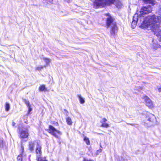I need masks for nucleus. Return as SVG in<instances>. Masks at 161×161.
Returning a JSON list of instances; mask_svg holds the SVG:
<instances>
[{"label":"nucleus","instance_id":"obj_8","mask_svg":"<svg viewBox=\"0 0 161 161\" xmlns=\"http://www.w3.org/2000/svg\"><path fill=\"white\" fill-rule=\"evenodd\" d=\"M19 136L21 139H24L28 137L29 134L27 130H20L19 132Z\"/></svg>","mask_w":161,"mask_h":161},{"label":"nucleus","instance_id":"obj_13","mask_svg":"<svg viewBox=\"0 0 161 161\" xmlns=\"http://www.w3.org/2000/svg\"><path fill=\"white\" fill-rule=\"evenodd\" d=\"M25 159V156H24L22 154L19 155L17 157L18 161H24Z\"/></svg>","mask_w":161,"mask_h":161},{"label":"nucleus","instance_id":"obj_21","mask_svg":"<svg viewBox=\"0 0 161 161\" xmlns=\"http://www.w3.org/2000/svg\"><path fill=\"white\" fill-rule=\"evenodd\" d=\"M137 23V22L136 21H133L132 22V27L133 29H134L136 26Z\"/></svg>","mask_w":161,"mask_h":161},{"label":"nucleus","instance_id":"obj_25","mask_svg":"<svg viewBox=\"0 0 161 161\" xmlns=\"http://www.w3.org/2000/svg\"><path fill=\"white\" fill-rule=\"evenodd\" d=\"M28 113L29 114L32 110V108L31 107V105L28 107Z\"/></svg>","mask_w":161,"mask_h":161},{"label":"nucleus","instance_id":"obj_27","mask_svg":"<svg viewBox=\"0 0 161 161\" xmlns=\"http://www.w3.org/2000/svg\"><path fill=\"white\" fill-rule=\"evenodd\" d=\"M83 161H93L90 159H88L86 158H84Z\"/></svg>","mask_w":161,"mask_h":161},{"label":"nucleus","instance_id":"obj_32","mask_svg":"<svg viewBox=\"0 0 161 161\" xmlns=\"http://www.w3.org/2000/svg\"><path fill=\"white\" fill-rule=\"evenodd\" d=\"M158 91L159 92H161V88H158Z\"/></svg>","mask_w":161,"mask_h":161},{"label":"nucleus","instance_id":"obj_29","mask_svg":"<svg viewBox=\"0 0 161 161\" xmlns=\"http://www.w3.org/2000/svg\"><path fill=\"white\" fill-rule=\"evenodd\" d=\"M15 123L14 122H13L12 123V126H15Z\"/></svg>","mask_w":161,"mask_h":161},{"label":"nucleus","instance_id":"obj_15","mask_svg":"<svg viewBox=\"0 0 161 161\" xmlns=\"http://www.w3.org/2000/svg\"><path fill=\"white\" fill-rule=\"evenodd\" d=\"M78 97H79L80 103L81 104H83L85 102V99L83 98L80 95H78Z\"/></svg>","mask_w":161,"mask_h":161},{"label":"nucleus","instance_id":"obj_4","mask_svg":"<svg viewBox=\"0 0 161 161\" xmlns=\"http://www.w3.org/2000/svg\"><path fill=\"white\" fill-rule=\"evenodd\" d=\"M155 120V116L151 114L148 113L146 117L145 123L149 124L150 125H153V123Z\"/></svg>","mask_w":161,"mask_h":161},{"label":"nucleus","instance_id":"obj_9","mask_svg":"<svg viewBox=\"0 0 161 161\" xmlns=\"http://www.w3.org/2000/svg\"><path fill=\"white\" fill-rule=\"evenodd\" d=\"M143 99L145 102L146 105L148 107L152 108L153 107V105L152 102L147 96H144L143 97Z\"/></svg>","mask_w":161,"mask_h":161},{"label":"nucleus","instance_id":"obj_11","mask_svg":"<svg viewBox=\"0 0 161 161\" xmlns=\"http://www.w3.org/2000/svg\"><path fill=\"white\" fill-rule=\"evenodd\" d=\"M35 146V143L32 142H29V150L32 151L34 150Z\"/></svg>","mask_w":161,"mask_h":161},{"label":"nucleus","instance_id":"obj_2","mask_svg":"<svg viewBox=\"0 0 161 161\" xmlns=\"http://www.w3.org/2000/svg\"><path fill=\"white\" fill-rule=\"evenodd\" d=\"M114 4L118 8H120L122 5L119 0H95L93 3V7L95 8L104 7L108 5Z\"/></svg>","mask_w":161,"mask_h":161},{"label":"nucleus","instance_id":"obj_23","mask_svg":"<svg viewBox=\"0 0 161 161\" xmlns=\"http://www.w3.org/2000/svg\"><path fill=\"white\" fill-rule=\"evenodd\" d=\"M24 102L25 103L26 105L27 106V107L31 106L30 104V102L28 100L25 99Z\"/></svg>","mask_w":161,"mask_h":161},{"label":"nucleus","instance_id":"obj_31","mask_svg":"<svg viewBox=\"0 0 161 161\" xmlns=\"http://www.w3.org/2000/svg\"><path fill=\"white\" fill-rule=\"evenodd\" d=\"M53 2V0H48V2H49L50 3H52Z\"/></svg>","mask_w":161,"mask_h":161},{"label":"nucleus","instance_id":"obj_6","mask_svg":"<svg viewBox=\"0 0 161 161\" xmlns=\"http://www.w3.org/2000/svg\"><path fill=\"white\" fill-rule=\"evenodd\" d=\"M41 146L38 144L36 149L37 161H47L45 158H42L41 157V154L42 153L41 151Z\"/></svg>","mask_w":161,"mask_h":161},{"label":"nucleus","instance_id":"obj_17","mask_svg":"<svg viewBox=\"0 0 161 161\" xmlns=\"http://www.w3.org/2000/svg\"><path fill=\"white\" fill-rule=\"evenodd\" d=\"M66 120L67 123L69 125H71L72 124V121L70 117H67L66 118Z\"/></svg>","mask_w":161,"mask_h":161},{"label":"nucleus","instance_id":"obj_12","mask_svg":"<svg viewBox=\"0 0 161 161\" xmlns=\"http://www.w3.org/2000/svg\"><path fill=\"white\" fill-rule=\"evenodd\" d=\"M39 90L40 91L46 92L47 91V89L44 85H40L39 88Z\"/></svg>","mask_w":161,"mask_h":161},{"label":"nucleus","instance_id":"obj_14","mask_svg":"<svg viewBox=\"0 0 161 161\" xmlns=\"http://www.w3.org/2000/svg\"><path fill=\"white\" fill-rule=\"evenodd\" d=\"M139 16L140 18L141 17L139 16V14H135L133 17V21L137 22L138 20Z\"/></svg>","mask_w":161,"mask_h":161},{"label":"nucleus","instance_id":"obj_16","mask_svg":"<svg viewBox=\"0 0 161 161\" xmlns=\"http://www.w3.org/2000/svg\"><path fill=\"white\" fill-rule=\"evenodd\" d=\"M43 59L46 63V65H45L46 66L49 64L51 61V59H50L44 57L43 58Z\"/></svg>","mask_w":161,"mask_h":161},{"label":"nucleus","instance_id":"obj_10","mask_svg":"<svg viewBox=\"0 0 161 161\" xmlns=\"http://www.w3.org/2000/svg\"><path fill=\"white\" fill-rule=\"evenodd\" d=\"M107 121V119L105 118H103L102 120V124L101 125V126L105 127V128H108L109 127V125L105 122Z\"/></svg>","mask_w":161,"mask_h":161},{"label":"nucleus","instance_id":"obj_22","mask_svg":"<svg viewBox=\"0 0 161 161\" xmlns=\"http://www.w3.org/2000/svg\"><path fill=\"white\" fill-rule=\"evenodd\" d=\"M84 140L85 142H86V143L87 144H89L90 143V141L89 140V139L87 138L86 137H84Z\"/></svg>","mask_w":161,"mask_h":161},{"label":"nucleus","instance_id":"obj_28","mask_svg":"<svg viewBox=\"0 0 161 161\" xmlns=\"http://www.w3.org/2000/svg\"><path fill=\"white\" fill-rule=\"evenodd\" d=\"M64 0L65 1H66V2H67L68 3H70L72 1V0Z\"/></svg>","mask_w":161,"mask_h":161},{"label":"nucleus","instance_id":"obj_24","mask_svg":"<svg viewBox=\"0 0 161 161\" xmlns=\"http://www.w3.org/2000/svg\"><path fill=\"white\" fill-rule=\"evenodd\" d=\"M42 2L45 4L48 3V0H42Z\"/></svg>","mask_w":161,"mask_h":161},{"label":"nucleus","instance_id":"obj_5","mask_svg":"<svg viewBox=\"0 0 161 161\" xmlns=\"http://www.w3.org/2000/svg\"><path fill=\"white\" fill-rule=\"evenodd\" d=\"M152 11V8L150 6H145L142 7L140 12L139 16L140 17H143L145 14H148Z\"/></svg>","mask_w":161,"mask_h":161},{"label":"nucleus","instance_id":"obj_1","mask_svg":"<svg viewBox=\"0 0 161 161\" xmlns=\"http://www.w3.org/2000/svg\"><path fill=\"white\" fill-rule=\"evenodd\" d=\"M161 23V17L153 15L148 16L145 18L141 23L140 27L143 29L147 28L151 30L157 37L160 38L161 42V30L159 23Z\"/></svg>","mask_w":161,"mask_h":161},{"label":"nucleus","instance_id":"obj_19","mask_svg":"<svg viewBox=\"0 0 161 161\" xmlns=\"http://www.w3.org/2000/svg\"><path fill=\"white\" fill-rule=\"evenodd\" d=\"M10 109V104L8 103H6L5 104V110L8 111Z\"/></svg>","mask_w":161,"mask_h":161},{"label":"nucleus","instance_id":"obj_18","mask_svg":"<svg viewBox=\"0 0 161 161\" xmlns=\"http://www.w3.org/2000/svg\"><path fill=\"white\" fill-rule=\"evenodd\" d=\"M146 3H148L154 5L155 4V2L154 0H144Z\"/></svg>","mask_w":161,"mask_h":161},{"label":"nucleus","instance_id":"obj_3","mask_svg":"<svg viewBox=\"0 0 161 161\" xmlns=\"http://www.w3.org/2000/svg\"><path fill=\"white\" fill-rule=\"evenodd\" d=\"M107 23V26L112 28L111 31V34L114 35L117 31V28L115 22L110 16L108 18Z\"/></svg>","mask_w":161,"mask_h":161},{"label":"nucleus","instance_id":"obj_33","mask_svg":"<svg viewBox=\"0 0 161 161\" xmlns=\"http://www.w3.org/2000/svg\"><path fill=\"white\" fill-rule=\"evenodd\" d=\"M51 161H54V160H51Z\"/></svg>","mask_w":161,"mask_h":161},{"label":"nucleus","instance_id":"obj_30","mask_svg":"<svg viewBox=\"0 0 161 161\" xmlns=\"http://www.w3.org/2000/svg\"><path fill=\"white\" fill-rule=\"evenodd\" d=\"M101 151H102V150H101V149H100V150H98L97 151V153H98L101 152Z\"/></svg>","mask_w":161,"mask_h":161},{"label":"nucleus","instance_id":"obj_26","mask_svg":"<svg viewBox=\"0 0 161 161\" xmlns=\"http://www.w3.org/2000/svg\"><path fill=\"white\" fill-rule=\"evenodd\" d=\"M159 47V45H156V47L155 46H154L153 47V48L154 49H156V48H158V47Z\"/></svg>","mask_w":161,"mask_h":161},{"label":"nucleus","instance_id":"obj_7","mask_svg":"<svg viewBox=\"0 0 161 161\" xmlns=\"http://www.w3.org/2000/svg\"><path fill=\"white\" fill-rule=\"evenodd\" d=\"M49 133L56 138H58V135L61 134V133L60 131L56 130L52 125H49Z\"/></svg>","mask_w":161,"mask_h":161},{"label":"nucleus","instance_id":"obj_20","mask_svg":"<svg viewBox=\"0 0 161 161\" xmlns=\"http://www.w3.org/2000/svg\"><path fill=\"white\" fill-rule=\"evenodd\" d=\"M44 67H45L46 66L45 65L44 66H42L41 65H39V66H37L36 69V70H39V71L41 69H42Z\"/></svg>","mask_w":161,"mask_h":161}]
</instances>
